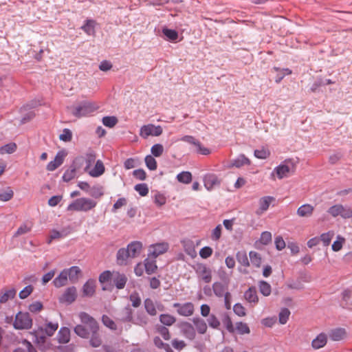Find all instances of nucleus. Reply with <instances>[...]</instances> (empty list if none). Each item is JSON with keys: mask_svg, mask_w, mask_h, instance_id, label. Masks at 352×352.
Here are the masks:
<instances>
[{"mask_svg": "<svg viewBox=\"0 0 352 352\" xmlns=\"http://www.w3.org/2000/svg\"><path fill=\"white\" fill-rule=\"evenodd\" d=\"M146 167L151 170H155L157 169V165L154 156L148 155L144 159Z\"/></svg>", "mask_w": 352, "mask_h": 352, "instance_id": "obj_56", "label": "nucleus"}, {"mask_svg": "<svg viewBox=\"0 0 352 352\" xmlns=\"http://www.w3.org/2000/svg\"><path fill=\"white\" fill-rule=\"evenodd\" d=\"M204 184L208 190H212L215 187L219 186L221 179L214 173H206L203 178Z\"/></svg>", "mask_w": 352, "mask_h": 352, "instance_id": "obj_10", "label": "nucleus"}, {"mask_svg": "<svg viewBox=\"0 0 352 352\" xmlns=\"http://www.w3.org/2000/svg\"><path fill=\"white\" fill-rule=\"evenodd\" d=\"M32 226L31 223H30L29 225L27 223H23L17 229V230L16 231V232L14 234V236L16 237V236H19L20 235H22V234H26V233L30 232V230H32Z\"/></svg>", "mask_w": 352, "mask_h": 352, "instance_id": "obj_61", "label": "nucleus"}, {"mask_svg": "<svg viewBox=\"0 0 352 352\" xmlns=\"http://www.w3.org/2000/svg\"><path fill=\"white\" fill-rule=\"evenodd\" d=\"M173 307L176 309L177 313L181 316H191L195 311V306L191 302H186L184 303L175 302Z\"/></svg>", "mask_w": 352, "mask_h": 352, "instance_id": "obj_7", "label": "nucleus"}, {"mask_svg": "<svg viewBox=\"0 0 352 352\" xmlns=\"http://www.w3.org/2000/svg\"><path fill=\"white\" fill-rule=\"evenodd\" d=\"M89 194L94 199H100L104 195L103 188L102 186H94L90 188Z\"/></svg>", "mask_w": 352, "mask_h": 352, "instance_id": "obj_51", "label": "nucleus"}, {"mask_svg": "<svg viewBox=\"0 0 352 352\" xmlns=\"http://www.w3.org/2000/svg\"><path fill=\"white\" fill-rule=\"evenodd\" d=\"M30 334L32 336L33 342H35L40 348L45 347L47 336L44 333L43 327H38V329L30 332Z\"/></svg>", "mask_w": 352, "mask_h": 352, "instance_id": "obj_13", "label": "nucleus"}, {"mask_svg": "<svg viewBox=\"0 0 352 352\" xmlns=\"http://www.w3.org/2000/svg\"><path fill=\"white\" fill-rule=\"evenodd\" d=\"M79 318L82 323L87 325L89 330L91 332V336L89 340L90 345L94 348L100 346L102 344V340L98 333L99 329L98 322L92 316L84 311L79 314Z\"/></svg>", "mask_w": 352, "mask_h": 352, "instance_id": "obj_1", "label": "nucleus"}, {"mask_svg": "<svg viewBox=\"0 0 352 352\" xmlns=\"http://www.w3.org/2000/svg\"><path fill=\"white\" fill-rule=\"evenodd\" d=\"M104 170L105 168L102 162L100 160H98L95 163L94 167L89 169L87 172L91 177H97L102 175Z\"/></svg>", "mask_w": 352, "mask_h": 352, "instance_id": "obj_29", "label": "nucleus"}, {"mask_svg": "<svg viewBox=\"0 0 352 352\" xmlns=\"http://www.w3.org/2000/svg\"><path fill=\"white\" fill-rule=\"evenodd\" d=\"M75 333L82 338H87L89 336V331L85 327L78 324L74 328Z\"/></svg>", "mask_w": 352, "mask_h": 352, "instance_id": "obj_53", "label": "nucleus"}, {"mask_svg": "<svg viewBox=\"0 0 352 352\" xmlns=\"http://www.w3.org/2000/svg\"><path fill=\"white\" fill-rule=\"evenodd\" d=\"M274 200V197L272 196H265L261 197L259 201V208L256 211L257 215H261L265 211H266L270 205V203Z\"/></svg>", "mask_w": 352, "mask_h": 352, "instance_id": "obj_21", "label": "nucleus"}, {"mask_svg": "<svg viewBox=\"0 0 352 352\" xmlns=\"http://www.w3.org/2000/svg\"><path fill=\"white\" fill-rule=\"evenodd\" d=\"M144 262L145 272L147 274H151L156 271L157 266L156 265L155 260H149L147 258H145Z\"/></svg>", "mask_w": 352, "mask_h": 352, "instance_id": "obj_39", "label": "nucleus"}, {"mask_svg": "<svg viewBox=\"0 0 352 352\" xmlns=\"http://www.w3.org/2000/svg\"><path fill=\"white\" fill-rule=\"evenodd\" d=\"M53 283L58 288L66 285V269L63 270L58 276L54 279Z\"/></svg>", "mask_w": 352, "mask_h": 352, "instance_id": "obj_40", "label": "nucleus"}, {"mask_svg": "<svg viewBox=\"0 0 352 352\" xmlns=\"http://www.w3.org/2000/svg\"><path fill=\"white\" fill-rule=\"evenodd\" d=\"M207 322L208 323L209 327L214 329H218L220 326L219 320L213 314L209 316L208 318L207 319Z\"/></svg>", "mask_w": 352, "mask_h": 352, "instance_id": "obj_62", "label": "nucleus"}, {"mask_svg": "<svg viewBox=\"0 0 352 352\" xmlns=\"http://www.w3.org/2000/svg\"><path fill=\"white\" fill-rule=\"evenodd\" d=\"M327 212L333 217H336L338 216H340L343 219H349L352 217V209L348 206L336 204L331 206L328 209Z\"/></svg>", "mask_w": 352, "mask_h": 352, "instance_id": "obj_6", "label": "nucleus"}, {"mask_svg": "<svg viewBox=\"0 0 352 352\" xmlns=\"http://www.w3.org/2000/svg\"><path fill=\"white\" fill-rule=\"evenodd\" d=\"M127 282V277L124 274L117 272L113 277V283L118 289H123Z\"/></svg>", "mask_w": 352, "mask_h": 352, "instance_id": "obj_32", "label": "nucleus"}, {"mask_svg": "<svg viewBox=\"0 0 352 352\" xmlns=\"http://www.w3.org/2000/svg\"><path fill=\"white\" fill-rule=\"evenodd\" d=\"M182 335L190 340H193L196 338V331L194 326L187 321H182L179 324Z\"/></svg>", "mask_w": 352, "mask_h": 352, "instance_id": "obj_11", "label": "nucleus"}, {"mask_svg": "<svg viewBox=\"0 0 352 352\" xmlns=\"http://www.w3.org/2000/svg\"><path fill=\"white\" fill-rule=\"evenodd\" d=\"M212 292L217 297H223L226 292H228V283L220 281L214 282L212 284Z\"/></svg>", "mask_w": 352, "mask_h": 352, "instance_id": "obj_17", "label": "nucleus"}, {"mask_svg": "<svg viewBox=\"0 0 352 352\" xmlns=\"http://www.w3.org/2000/svg\"><path fill=\"white\" fill-rule=\"evenodd\" d=\"M327 342V335L324 333L318 334L311 342V346L314 349H319L326 345Z\"/></svg>", "mask_w": 352, "mask_h": 352, "instance_id": "obj_30", "label": "nucleus"}, {"mask_svg": "<svg viewBox=\"0 0 352 352\" xmlns=\"http://www.w3.org/2000/svg\"><path fill=\"white\" fill-rule=\"evenodd\" d=\"M196 272L201 274V278L206 283H210L212 280V272L206 265L202 263L198 264Z\"/></svg>", "mask_w": 352, "mask_h": 352, "instance_id": "obj_20", "label": "nucleus"}, {"mask_svg": "<svg viewBox=\"0 0 352 352\" xmlns=\"http://www.w3.org/2000/svg\"><path fill=\"white\" fill-rule=\"evenodd\" d=\"M322 86H324V78L322 76H318L311 85L309 91L312 93H316L319 91Z\"/></svg>", "mask_w": 352, "mask_h": 352, "instance_id": "obj_58", "label": "nucleus"}, {"mask_svg": "<svg viewBox=\"0 0 352 352\" xmlns=\"http://www.w3.org/2000/svg\"><path fill=\"white\" fill-rule=\"evenodd\" d=\"M32 324V318L28 312L19 311L13 321V327L17 330L30 329Z\"/></svg>", "mask_w": 352, "mask_h": 352, "instance_id": "obj_4", "label": "nucleus"}, {"mask_svg": "<svg viewBox=\"0 0 352 352\" xmlns=\"http://www.w3.org/2000/svg\"><path fill=\"white\" fill-rule=\"evenodd\" d=\"M144 309L151 316L157 314V310L152 299L147 298L144 302Z\"/></svg>", "mask_w": 352, "mask_h": 352, "instance_id": "obj_36", "label": "nucleus"}, {"mask_svg": "<svg viewBox=\"0 0 352 352\" xmlns=\"http://www.w3.org/2000/svg\"><path fill=\"white\" fill-rule=\"evenodd\" d=\"M133 320V324L140 326H144L148 323V318L142 311H138Z\"/></svg>", "mask_w": 352, "mask_h": 352, "instance_id": "obj_42", "label": "nucleus"}, {"mask_svg": "<svg viewBox=\"0 0 352 352\" xmlns=\"http://www.w3.org/2000/svg\"><path fill=\"white\" fill-rule=\"evenodd\" d=\"M15 295L16 291L14 289L7 290L0 296V303H6L8 300L14 298Z\"/></svg>", "mask_w": 352, "mask_h": 352, "instance_id": "obj_55", "label": "nucleus"}, {"mask_svg": "<svg viewBox=\"0 0 352 352\" xmlns=\"http://www.w3.org/2000/svg\"><path fill=\"white\" fill-rule=\"evenodd\" d=\"M192 322L195 331H197L199 334L202 335L207 332L208 326L206 321L203 318L199 316H196L192 318Z\"/></svg>", "mask_w": 352, "mask_h": 352, "instance_id": "obj_18", "label": "nucleus"}, {"mask_svg": "<svg viewBox=\"0 0 352 352\" xmlns=\"http://www.w3.org/2000/svg\"><path fill=\"white\" fill-rule=\"evenodd\" d=\"M249 256L250 259L251 263L256 267H260L261 264V257L260 254L254 251H250L249 253Z\"/></svg>", "mask_w": 352, "mask_h": 352, "instance_id": "obj_49", "label": "nucleus"}, {"mask_svg": "<svg viewBox=\"0 0 352 352\" xmlns=\"http://www.w3.org/2000/svg\"><path fill=\"white\" fill-rule=\"evenodd\" d=\"M14 196V192L11 187L8 186L6 189L0 192V201H8L12 199Z\"/></svg>", "mask_w": 352, "mask_h": 352, "instance_id": "obj_47", "label": "nucleus"}, {"mask_svg": "<svg viewBox=\"0 0 352 352\" xmlns=\"http://www.w3.org/2000/svg\"><path fill=\"white\" fill-rule=\"evenodd\" d=\"M123 312L124 316L122 317L120 320L122 322H133V309L130 307L129 305H126L124 309Z\"/></svg>", "mask_w": 352, "mask_h": 352, "instance_id": "obj_41", "label": "nucleus"}, {"mask_svg": "<svg viewBox=\"0 0 352 352\" xmlns=\"http://www.w3.org/2000/svg\"><path fill=\"white\" fill-rule=\"evenodd\" d=\"M181 140L194 145L197 148L196 152L199 154L208 155L210 153V150L206 147H204L201 142L192 135H184L181 138Z\"/></svg>", "mask_w": 352, "mask_h": 352, "instance_id": "obj_9", "label": "nucleus"}, {"mask_svg": "<svg viewBox=\"0 0 352 352\" xmlns=\"http://www.w3.org/2000/svg\"><path fill=\"white\" fill-rule=\"evenodd\" d=\"M340 306L343 309L352 310V291L349 288L344 289L341 292Z\"/></svg>", "mask_w": 352, "mask_h": 352, "instance_id": "obj_15", "label": "nucleus"}, {"mask_svg": "<svg viewBox=\"0 0 352 352\" xmlns=\"http://www.w3.org/2000/svg\"><path fill=\"white\" fill-rule=\"evenodd\" d=\"M185 252L190 256L192 258L197 256V252L195 248L194 243L190 239H184L182 241Z\"/></svg>", "mask_w": 352, "mask_h": 352, "instance_id": "obj_31", "label": "nucleus"}, {"mask_svg": "<svg viewBox=\"0 0 352 352\" xmlns=\"http://www.w3.org/2000/svg\"><path fill=\"white\" fill-rule=\"evenodd\" d=\"M177 180L183 184H189L192 181V175L189 171H182L177 175Z\"/></svg>", "mask_w": 352, "mask_h": 352, "instance_id": "obj_50", "label": "nucleus"}, {"mask_svg": "<svg viewBox=\"0 0 352 352\" xmlns=\"http://www.w3.org/2000/svg\"><path fill=\"white\" fill-rule=\"evenodd\" d=\"M159 319L163 326H171L176 321L175 317L168 314H160Z\"/></svg>", "mask_w": 352, "mask_h": 352, "instance_id": "obj_37", "label": "nucleus"}, {"mask_svg": "<svg viewBox=\"0 0 352 352\" xmlns=\"http://www.w3.org/2000/svg\"><path fill=\"white\" fill-rule=\"evenodd\" d=\"M236 258L237 262L241 265L247 267L250 266V262L245 251H239L236 254Z\"/></svg>", "mask_w": 352, "mask_h": 352, "instance_id": "obj_38", "label": "nucleus"}, {"mask_svg": "<svg viewBox=\"0 0 352 352\" xmlns=\"http://www.w3.org/2000/svg\"><path fill=\"white\" fill-rule=\"evenodd\" d=\"M142 248V243L138 241H133L127 245L126 250H129V254L131 258L139 256Z\"/></svg>", "mask_w": 352, "mask_h": 352, "instance_id": "obj_19", "label": "nucleus"}, {"mask_svg": "<svg viewBox=\"0 0 352 352\" xmlns=\"http://www.w3.org/2000/svg\"><path fill=\"white\" fill-rule=\"evenodd\" d=\"M162 32L170 41H175L179 36L177 31L167 28H163Z\"/></svg>", "mask_w": 352, "mask_h": 352, "instance_id": "obj_48", "label": "nucleus"}, {"mask_svg": "<svg viewBox=\"0 0 352 352\" xmlns=\"http://www.w3.org/2000/svg\"><path fill=\"white\" fill-rule=\"evenodd\" d=\"M96 153L91 148H89L83 156H78L73 162L74 169L78 168V164L85 162L84 170L87 172L91 167L96 162Z\"/></svg>", "mask_w": 352, "mask_h": 352, "instance_id": "obj_3", "label": "nucleus"}, {"mask_svg": "<svg viewBox=\"0 0 352 352\" xmlns=\"http://www.w3.org/2000/svg\"><path fill=\"white\" fill-rule=\"evenodd\" d=\"M290 311L286 307H283L280 309L278 314V322L281 324H285L289 320L290 316Z\"/></svg>", "mask_w": 352, "mask_h": 352, "instance_id": "obj_46", "label": "nucleus"}, {"mask_svg": "<svg viewBox=\"0 0 352 352\" xmlns=\"http://www.w3.org/2000/svg\"><path fill=\"white\" fill-rule=\"evenodd\" d=\"M58 327V323L49 322L46 327L43 329L44 333L47 336H52Z\"/></svg>", "mask_w": 352, "mask_h": 352, "instance_id": "obj_59", "label": "nucleus"}, {"mask_svg": "<svg viewBox=\"0 0 352 352\" xmlns=\"http://www.w3.org/2000/svg\"><path fill=\"white\" fill-rule=\"evenodd\" d=\"M72 114L76 118L87 116L96 111L98 107L94 102L82 101L78 105L72 107Z\"/></svg>", "mask_w": 352, "mask_h": 352, "instance_id": "obj_5", "label": "nucleus"}, {"mask_svg": "<svg viewBox=\"0 0 352 352\" xmlns=\"http://www.w3.org/2000/svg\"><path fill=\"white\" fill-rule=\"evenodd\" d=\"M285 163H291L292 168L294 167V164L292 162L291 160H286L283 163L280 164L274 169V172L276 173L278 179H283L288 177V173L291 170L290 166Z\"/></svg>", "mask_w": 352, "mask_h": 352, "instance_id": "obj_14", "label": "nucleus"}, {"mask_svg": "<svg viewBox=\"0 0 352 352\" xmlns=\"http://www.w3.org/2000/svg\"><path fill=\"white\" fill-rule=\"evenodd\" d=\"M151 248V255L154 257V258H155L159 255L165 253L168 250V244L167 243H156L153 245Z\"/></svg>", "mask_w": 352, "mask_h": 352, "instance_id": "obj_27", "label": "nucleus"}, {"mask_svg": "<svg viewBox=\"0 0 352 352\" xmlns=\"http://www.w3.org/2000/svg\"><path fill=\"white\" fill-rule=\"evenodd\" d=\"M16 143L10 142L0 147V154H12L16 151Z\"/></svg>", "mask_w": 352, "mask_h": 352, "instance_id": "obj_43", "label": "nucleus"}, {"mask_svg": "<svg viewBox=\"0 0 352 352\" xmlns=\"http://www.w3.org/2000/svg\"><path fill=\"white\" fill-rule=\"evenodd\" d=\"M102 322L111 330L116 331L117 329V325L115 322L107 315H102Z\"/></svg>", "mask_w": 352, "mask_h": 352, "instance_id": "obj_52", "label": "nucleus"}, {"mask_svg": "<svg viewBox=\"0 0 352 352\" xmlns=\"http://www.w3.org/2000/svg\"><path fill=\"white\" fill-rule=\"evenodd\" d=\"M259 291L264 296H268L272 292V287L270 283L265 280H261L258 285Z\"/></svg>", "mask_w": 352, "mask_h": 352, "instance_id": "obj_44", "label": "nucleus"}, {"mask_svg": "<svg viewBox=\"0 0 352 352\" xmlns=\"http://www.w3.org/2000/svg\"><path fill=\"white\" fill-rule=\"evenodd\" d=\"M131 259L129 254V250L124 248H120L116 254V263L120 266H125L129 263V260Z\"/></svg>", "mask_w": 352, "mask_h": 352, "instance_id": "obj_16", "label": "nucleus"}, {"mask_svg": "<svg viewBox=\"0 0 352 352\" xmlns=\"http://www.w3.org/2000/svg\"><path fill=\"white\" fill-rule=\"evenodd\" d=\"M250 164V160L244 154H240L237 156V157L231 161L230 164L228 165V167L240 168L244 165Z\"/></svg>", "mask_w": 352, "mask_h": 352, "instance_id": "obj_23", "label": "nucleus"}, {"mask_svg": "<svg viewBox=\"0 0 352 352\" xmlns=\"http://www.w3.org/2000/svg\"><path fill=\"white\" fill-rule=\"evenodd\" d=\"M346 336V331L345 329L338 327L331 329L329 332V338L333 341H340L344 339Z\"/></svg>", "mask_w": 352, "mask_h": 352, "instance_id": "obj_25", "label": "nucleus"}, {"mask_svg": "<svg viewBox=\"0 0 352 352\" xmlns=\"http://www.w3.org/2000/svg\"><path fill=\"white\" fill-rule=\"evenodd\" d=\"M54 342L58 344V345L52 344L56 352H66V346L61 345V344L66 343V327H62L60 328Z\"/></svg>", "mask_w": 352, "mask_h": 352, "instance_id": "obj_12", "label": "nucleus"}, {"mask_svg": "<svg viewBox=\"0 0 352 352\" xmlns=\"http://www.w3.org/2000/svg\"><path fill=\"white\" fill-rule=\"evenodd\" d=\"M97 205V201L88 198L80 197L74 199L67 206V210L87 212L94 209Z\"/></svg>", "mask_w": 352, "mask_h": 352, "instance_id": "obj_2", "label": "nucleus"}, {"mask_svg": "<svg viewBox=\"0 0 352 352\" xmlns=\"http://www.w3.org/2000/svg\"><path fill=\"white\" fill-rule=\"evenodd\" d=\"M236 329L241 335L249 334L250 333V329L248 325L243 322H237L236 323Z\"/></svg>", "mask_w": 352, "mask_h": 352, "instance_id": "obj_60", "label": "nucleus"}, {"mask_svg": "<svg viewBox=\"0 0 352 352\" xmlns=\"http://www.w3.org/2000/svg\"><path fill=\"white\" fill-rule=\"evenodd\" d=\"M314 207L309 204H305L300 206L296 211L298 216L300 217H309L312 215Z\"/></svg>", "mask_w": 352, "mask_h": 352, "instance_id": "obj_26", "label": "nucleus"}, {"mask_svg": "<svg viewBox=\"0 0 352 352\" xmlns=\"http://www.w3.org/2000/svg\"><path fill=\"white\" fill-rule=\"evenodd\" d=\"M244 297L249 302H258V298L256 287L254 286L249 287L248 289L245 292Z\"/></svg>", "mask_w": 352, "mask_h": 352, "instance_id": "obj_34", "label": "nucleus"}, {"mask_svg": "<svg viewBox=\"0 0 352 352\" xmlns=\"http://www.w3.org/2000/svg\"><path fill=\"white\" fill-rule=\"evenodd\" d=\"M254 155L258 159L265 160L270 155V152L264 148L256 149L254 152Z\"/></svg>", "mask_w": 352, "mask_h": 352, "instance_id": "obj_63", "label": "nucleus"}, {"mask_svg": "<svg viewBox=\"0 0 352 352\" xmlns=\"http://www.w3.org/2000/svg\"><path fill=\"white\" fill-rule=\"evenodd\" d=\"M162 132L163 130L161 126H155L154 124H149L141 127L140 135L143 138H147L149 135L159 136L162 133Z\"/></svg>", "mask_w": 352, "mask_h": 352, "instance_id": "obj_8", "label": "nucleus"}, {"mask_svg": "<svg viewBox=\"0 0 352 352\" xmlns=\"http://www.w3.org/2000/svg\"><path fill=\"white\" fill-rule=\"evenodd\" d=\"M82 276V273L81 270L78 266H72L69 269H67V277L69 280L75 283L78 282L80 277Z\"/></svg>", "mask_w": 352, "mask_h": 352, "instance_id": "obj_24", "label": "nucleus"}, {"mask_svg": "<svg viewBox=\"0 0 352 352\" xmlns=\"http://www.w3.org/2000/svg\"><path fill=\"white\" fill-rule=\"evenodd\" d=\"M118 118L116 116H104L102 118V124L107 127L112 128L118 123Z\"/></svg>", "mask_w": 352, "mask_h": 352, "instance_id": "obj_54", "label": "nucleus"}, {"mask_svg": "<svg viewBox=\"0 0 352 352\" xmlns=\"http://www.w3.org/2000/svg\"><path fill=\"white\" fill-rule=\"evenodd\" d=\"M95 281L94 280H88L82 286V293L84 296L91 297L92 296L95 290Z\"/></svg>", "mask_w": 352, "mask_h": 352, "instance_id": "obj_33", "label": "nucleus"}, {"mask_svg": "<svg viewBox=\"0 0 352 352\" xmlns=\"http://www.w3.org/2000/svg\"><path fill=\"white\" fill-rule=\"evenodd\" d=\"M222 322L229 333H233L235 331L231 318L228 314H224Z\"/></svg>", "mask_w": 352, "mask_h": 352, "instance_id": "obj_45", "label": "nucleus"}, {"mask_svg": "<svg viewBox=\"0 0 352 352\" xmlns=\"http://www.w3.org/2000/svg\"><path fill=\"white\" fill-rule=\"evenodd\" d=\"M134 190L137 191L142 197H144L148 193V185L145 183L138 184L134 186Z\"/></svg>", "mask_w": 352, "mask_h": 352, "instance_id": "obj_57", "label": "nucleus"}, {"mask_svg": "<svg viewBox=\"0 0 352 352\" xmlns=\"http://www.w3.org/2000/svg\"><path fill=\"white\" fill-rule=\"evenodd\" d=\"M13 352H37L30 342L26 339L23 340L21 346L16 348Z\"/></svg>", "mask_w": 352, "mask_h": 352, "instance_id": "obj_35", "label": "nucleus"}, {"mask_svg": "<svg viewBox=\"0 0 352 352\" xmlns=\"http://www.w3.org/2000/svg\"><path fill=\"white\" fill-rule=\"evenodd\" d=\"M156 330L165 340H169L170 339V334L169 330L165 326H163V325L157 326Z\"/></svg>", "mask_w": 352, "mask_h": 352, "instance_id": "obj_64", "label": "nucleus"}, {"mask_svg": "<svg viewBox=\"0 0 352 352\" xmlns=\"http://www.w3.org/2000/svg\"><path fill=\"white\" fill-rule=\"evenodd\" d=\"M64 162V154L63 151L58 152L54 160L53 161L50 162L46 167V169L48 171H54L58 167H59Z\"/></svg>", "mask_w": 352, "mask_h": 352, "instance_id": "obj_22", "label": "nucleus"}, {"mask_svg": "<svg viewBox=\"0 0 352 352\" xmlns=\"http://www.w3.org/2000/svg\"><path fill=\"white\" fill-rule=\"evenodd\" d=\"M96 21L94 19H86L81 29L89 36H94L96 34L95 28Z\"/></svg>", "mask_w": 352, "mask_h": 352, "instance_id": "obj_28", "label": "nucleus"}]
</instances>
